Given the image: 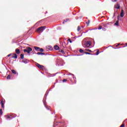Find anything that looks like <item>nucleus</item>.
<instances>
[{"mask_svg":"<svg viewBox=\"0 0 127 127\" xmlns=\"http://www.w3.org/2000/svg\"><path fill=\"white\" fill-rule=\"evenodd\" d=\"M92 44V42L90 41H85L83 44L82 45L83 47H90Z\"/></svg>","mask_w":127,"mask_h":127,"instance_id":"nucleus-1","label":"nucleus"},{"mask_svg":"<svg viewBox=\"0 0 127 127\" xmlns=\"http://www.w3.org/2000/svg\"><path fill=\"white\" fill-rule=\"evenodd\" d=\"M45 28H46V26H41V27L38 28L36 30V31H37V32H39V33L43 32V31L45 29Z\"/></svg>","mask_w":127,"mask_h":127,"instance_id":"nucleus-2","label":"nucleus"},{"mask_svg":"<svg viewBox=\"0 0 127 127\" xmlns=\"http://www.w3.org/2000/svg\"><path fill=\"white\" fill-rule=\"evenodd\" d=\"M24 52H27L28 54H30L31 51H32V49L29 47H27L26 49H24Z\"/></svg>","mask_w":127,"mask_h":127,"instance_id":"nucleus-3","label":"nucleus"},{"mask_svg":"<svg viewBox=\"0 0 127 127\" xmlns=\"http://www.w3.org/2000/svg\"><path fill=\"white\" fill-rule=\"evenodd\" d=\"M36 65L37 67H38V68H39V69H41L42 70L44 68V66L41 65L37 63H36Z\"/></svg>","mask_w":127,"mask_h":127,"instance_id":"nucleus-4","label":"nucleus"},{"mask_svg":"<svg viewBox=\"0 0 127 127\" xmlns=\"http://www.w3.org/2000/svg\"><path fill=\"white\" fill-rule=\"evenodd\" d=\"M125 15V13L124 12V9L121 10V12L120 13V16L121 17H123Z\"/></svg>","mask_w":127,"mask_h":127,"instance_id":"nucleus-5","label":"nucleus"},{"mask_svg":"<svg viewBox=\"0 0 127 127\" xmlns=\"http://www.w3.org/2000/svg\"><path fill=\"white\" fill-rule=\"evenodd\" d=\"M118 19L120 18V16H118ZM117 20L116 22L114 24V25H116L117 26H119V20Z\"/></svg>","mask_w":127,"mask_h":127,"instance_id":"nucleus-6","label":"nucleus"},{"mask_svg":"<svg viewBox=\"0 0 127 127\" xmlns=\"http://www.w3.org/2000/svg\"><path fill=\"white\" fill-rule=\"evenodd\" d=\"M115 8H117V9H120V8H121V6L119 4H117L115 5Z\"/></svg>","mask_w":127,"mask_h":127,"instance_id":"nucleus-7","label":"nucleus"},{"mask_svg":"<svg viewBox=\"0 0 127 127\" xmlns=\"http://www.w3.org/2000/svg\"><path fill=\"white\" fill-rule=\"evenodd\" d=\"M15 53L16 54H20V50H19L18 49H16Z\"/></svg>","mask_w":127,"mask_h":127,"instance_id":"nucleus-8","label":"nucleus"},{"mask_svg":"<svg viewBox=\"0 0 127 127\" xmlns=\"http://www.w3.org/2000/svg\"><path fill=\"white\" fill-rule=\"evenodd\" d=\"M13 56H12V58H14V59H17V55L16 54H13Z\"/></svg>","mask_w":127,"mask_h":127,"instance_id":"nucleus-9","label":"nucleus"},{"mask_svg":"<svg viewBox=\"0 0 127 127\" xmlns=\"http://www.w3.org/2000/svg\"><path fill=\"white\" fill-rule=\"evenodd\" d=\"M34 48L35 49V50H36V51H39L40 48L38 47H34Z\"/></svg>","mask_w":127,"mask_h":127,"instance_id":"nucleus-10","label":"nucleus"},{"mask_svg":"<svg viewBox=\"0 0 127 127\" xmlns=\"http://www.w3.org/2000/svg\"><path fill=\"white\" fill-rule=\"evenodd\" d=\"M54 49H55V50H59V47L57 45H56L54 47Z\"/></svg>","mask_w":127,"mask_h":127,"instance_id":"nucleus-11","label":"nucleus"},{"mask_svg":"<svg viewBox=\"0 0 127 127\" xmlns=\"http://www.w3.org/2000/svg\"><path fill=\"white\" fill-rule=\"evenodd\" d=\"M38 55H45V53H40V52H38L37 53Z\"/></svg>","mask_w":127,"mask_h":127,"instance_id":"nucleus-12","label":"nucleus"},{"mask_svg":"<svg viewBox=\"0 0 127 127\" xmlns=\"http://www.w3.org/2000/svg\"><path fill=\"white\" fill-rule=\"evenodd\" d=\"M0 105H1V106L4 105V103H3V100H2V99H1L0 100Z\"/></svg>","mask_w":127,"mask_h":127,"instance_id":"nucleus-13","label":"nucleus"},{"mask_svg":"<svg viewBox=\"0 0 127 127\" xmlns=\"http://www.w3.org/2000/svg\"><path fill=\"white\" fill-rule=\"evenodd\" d=\"M20 58H21V59H23V58H24V55L21 54L20 55Z\"/></svg>","mask_w":127,"mask_h":127,"instance_id":"nucleus-14","label":"nucleus"},{"mask_svg":"<svg viewBox=\"0 0 127 127\" xmlns=\"http://www.w3.org/2000/svg\"><path fill=\"white\" fill-rule=\"evenodd\" d=\"M11 72L13 74H16V71L14 69H12Z\"/></svg>","mask_w":127,"mask_h":127,"instance_id":"nucleus-15","label":"nucleus"},{"mask_svg":"<svg viewBox=\"0 0 127 127\" xmlns=\"http://www.w3.org/2000/svg\"><path fill=\"white\" fill-rule=\"evenodd\" d=\"M60 52H61L63 54H65V52L63 50H60Z\"/></svg>","mask_w":127,"mask_h":127,"instance_id":"nucleus-16","label":"nucleus"},{"mask_svg":"<svg viewBox=\"0 0 127 127\" xmlns=\"http://www.w3.org/2000/svg\"><path fill=\"white\" fill-rule=\"evenodd\" d=\"M81 30V27L80 26H78L77 27V31H80Z\"/></svg>","mask_w":127,"mask_h":127,"instance_id":"nucleus-17","label":"nucleus"},{"mask_svg":"<svg viewBox=\"0 0 127 127\" xmlns=\"http://www.w3.org/2000/svg\"><path fill=\"white\" fill-rule=\"evenodd\" d=\"M39 51H40V52H43L44 51V50L43 49H42V48L41 49L40 48V50H39Z\"/></svg>","mask_w":127,"mask_h":127,"instance_id":"nucleus-18","label":"nucleus"},{"mask_svg":"<svg viewBox=\"0 0 127 127\" xmlns=\"http://www.w3.org/2000/svg\"><path fill=\"white\" fill-rule=\"evenodd\" d=\"M79 52H80V53H83V52H84V50H83L82 49H80L79 50Z\"/></svg>","mask_w":127,"mask_h":127,"instance_id":"nucleus-19","label":"nucleus"},{"mask_svg":"<svg viewBox=\"0 0 127 127\" xmlns=\"http://www.w3.org/2000/svg\"><path fill=\"white\" fill-rule=\"evenodd\" d=\"M85 51H88V52H92V51L89 49H85Z\"/></svg>","mask_w":127,"mask_h":127,"instance_id":"nucleus-20","label":"nucleus"},{"mask_svg":"<svg viewBox=\"0 0 127 127\" xmlns=\"http://www.w3.org/2000/svg\"><path fill=\"white\" fill-rule=\"evenodd\" d=\"M99 53H100V51L98 50L96 52V55H99Z\"/></svg>","mask_w":127,"mask_h":127,"instance_id":"nucleus-21","label":"nucleus"},{"mask_svg":"<svg viewBox=\"0 0 127 127\" xmlns=\"http://www.w3.org/2000/svg\"><path fill=\"white\" fill-rule=\"evenodd\" d=\"M22 62H23V63H25V64L27 63V62H26V61H25V60H23Z\"/></svg>","mask_w":127,"mask_h":127,"instance_id":"nucleus-22","label":"nucleus"},{"mask_svg":"<svg viewBox=\"0 0 127 127\" xmlns=\"http://www.w3.org/2000/svg\"><path fill=\"white\" fill-rule=\"evenodd\" d=\"M84 53H85V54H88V55H91V53H88V52H84Z\"/></svg>","mask_w":127,"mask_h":127,"instance_id":"nucleus-23","label":"nucleus"},{"mask_svg":"<svg viewBox=\"0 0 127 127\" xmlns=\"http://www.w3.org/2000/svg\"><path fill=\"white\" fill-rule=\"evenodd\" d=\"M7 79H10V75H8V76H7Z\"/></svg>","mask_w":127,"mask_h":127,"instance_id":"nucleus-24","label":"nucleus"},{"mask_svg":"<svg viewBox=\"0 0 127 127\" xmlns=\"http://www.w3.org/2000/svg\"><path fill=\"white\" fill-rule=\"evenodd\" d=\"M0 115H2V110L0 109Z\"/></svg>","mask_w":127,"mask_h":127,"instance_id":"nucleus-25","label":"nucleus"},{"mask_svg":"<svg viewBox=\"0 0 127 127\" xmlns=\"http://www.w3.org/2000/svg\"><path fill=\"white\" fill-rule=\"evenodd\" d=\"M103 26H104V27H106L107 26V25L106 24H104V23H102Z\"/></svg>","mask_w":127,"mask_h":127,"instance_id":"nucleus-26","label":"nucleus"},{"mask_svg":"<svg viewBox=\"0 0 127 127\" xmlns=\"http://www.w3.org/2000/svg\"><path fill=\"white\" fill-rule=\"evenodd\" d=\"M67 41H69V42H70V43H72V41L71 40V39H68L67 40Z\"/></svg>","mask_w":127,"mask_h":127,"instance_id":"nucleus-27","label":"nucleus"},{"mask_svg":"<svg viewBox=\"0 0 127 127\" xmlns=\"http://www.w3.org/2000/svg\"><path fill=\"white\" fill-rule=\"evenodd\" d=\"M63 82H67V79H64L63 80Z\"/></svg>","mask_w":127,"mask_h":127,"instance_id":"nucleus-28","label":"nucleus"},{"mask_svg":"<svg viewBox=\"0 0 127 127\" xmlns=\"http://www.w3.org/2000/svg\"><path fill=\"white\" fill-rule=\"evenodd\" d=\"M6 119H10V116H8V115H7V116H6Z\"/></svg>","mask_w":127,"mask_h":127,"instance_id":"nucleus-29","label":"nucleus"},{"mask_svg":"<svg viewBox=\"0 0 127 127\" xmlns=\"http://www.w3.org/2000/svg\"><path fill=\"white\" fill-rule=\"evenodd\" d=\"M120 127H125V124H123Z\"/></svg>","mask_w":127,"mask_h":127,"instance_id":"nucleus-30","label":"nucleus"},{"mask_svg":"<svg viewBox=\"0 0 127 127\" xmlns=\"http://www.w3.org/2000/svg\"><path fill=\"white\" fill-rule=\"evenodd\" d=\"M98 29H102V26H99L98 27Z\"/></svg>","mask_w":127,"mask_h":127,"instance_id":"nucleus-31","label":"nucleus"},{"mask_svg":"<svg viewBox=\"0 0 127 127\" xmlns=\"http://www.w3.org/2000/svg\"><path fill=\"white\" fill-rule=\"evenodd\" d=\"M11 56V54H10L7 56V57H10Z\"/></svg>","mask_w":127,"mask_h":127,"instance_id":"nucleus-32","label":"nucleus"},{"mask_svg":"<svg viewBox=\"0 0 127 127\" xmlns=\"http://www.w3.org/2000/svg\"><path fill=\"white\" fill-rule=\"evenodd\" d=\"M113 2H117V0H112Z\"/></svg>","mask_w":127,"mask_h":127,"instance_id":"nucleus-33","label":"nucleus"},{"mask_svg":"<svg viewBox=\"0 0 127 127\" xmlns=\"http://www.w3.org/2000/svg\"><path fill=\"white\" fill-rule=\"evenodd\" d=\"M87 24L89 25L90 23V20H88V22H86Z\"/></svg>","mask_w":127,"mask_h":127,"instance_id":"nucleus-34","label":"nucleus"},{"mask_svg":"<svg viewBox=\"0 0 127 127\" xmlns=\"http://www.w3.org/2000/svg\"><path fill=\"white\" fill-rule=\"evenodd\" d=\"M1 106H2V109H3V108H4V105H2Z\"/></svg>","mask_w":127,"mask_h":127,"instance_id":"nucleus-35","label":"nucleus"},{"mask_svg":"<svg viewBox=\"0 0 127 127\" xmlns=\"http://www.w3.org/2000/svg\"><path fill=\"white\" fill-rule=\"evenodd\" d=\"M115 15H116V12H114V16H115Z\"/></svg>","mask_w":127,"mask_h":127,"instance_id":"nucleus-36","label":"nucleus"},{"mask_svg":"<svg viewBox=\"0 0 127 127\" xmlns=\"http://www.w3.org/2000/svg\"><path fill=\"white\" fill-rule=\"evenodd\" d=\"M119 45H120V44H119L118 45H116V47H118V46H119Z\"/></svg>","mask_w":127,"mask_h":127,"instance_id":"nucleus-37","label":"nucleus"},{"mask_svg":"<svg viewBox=\"0 0 127 127\" xmlns=\"http://www.w3.org/2000/svg\"><path fill=\"white\" fill-rule=\"evenodd\" d=\"M63 24H64L65 23V22H63Z\"/></svg>","mask_w":127,"mask_h":127,"instance_id":"nucleus-38","label":"nucleus"},{"mask_svg":"<svg viewBox=\"0 0 127 127\" xmlns=\"http://www.w3.org/2000/svg\"><path fill=\"white\" fill-rule=\"evenodd\" d=\"M126 46H127V43H126Z\"/></svg>","mask_w":127,"mask_h":127,"instance_id":"nucleus-39","label":"nucleus"},{"mask_svg":"<svg viewBox=\"0 0 127 127\" xmlns=\"http://www.w3.org/2000/svg\"><path fill=\"white\" fill-rule=\"evenodd\" d=\"M67 20H69V19H67Z\"/></svg>","mask_w":127,"mask_h":127,"instance_id":"nucleus-40","label":"nucleus"},{"mask_svg":"<svg viewBox=\"0 0 127 127\" xmlns=\"http://www.w3.org/2000/svg\"><path fill=\"white\" fill-rule=\"evenodd\" d=\"M75 37V38H77V37Z\"/></svg>","mask_w":127,"mask_h":127,"instance_id":"nucleus-41","label":"nucleus"}]
</instances>
